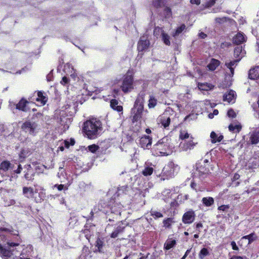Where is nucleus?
Masks as SVG:
<instances>
[{"instance_id": "obj_20", "label": "nucleus", "mask_w": 259, "mask_h": 259, "mask_svg": "<svg viewBox=\"0 0 259 259\" xmlns=\"http://www.w3.org/2000/svg\"><path fill=\"white\" fill-rule=\"evenodd\" d=\"M37 97L36 98V101L38 103L39 106L44 105L48 100V98L45 95V93L39 91L37 93Z\"/></svg>"}, {"instance_id": "obj_61", "label": "nucleus", "mask_w": 259, "mask_h": 259, "mask_svg": "<svg viewBox=\"0 0 259 259\" xmlns=\"http://www.w3.org/2000/svg\"><path fill=\"white\" fill-rule=\"evenodd\" d=\"M26 251H25V250L24 249L22 251V253L20 254L21 256H20L19 259H31L30 258L26 257L24 256V255L26 254Z\"/></svg>"}, {"instance_id": "obj_46", "label": "nucleus", "mask_w": 259, "mask_h": 259, "mask_svg": "<svg viewBox=\"0 0 259 259\" xmlns=\"http://www.w3.org/2000/svg\"><path fill=\"white\" fill-rule=\"evenodd\" d=\"M10 166V163L9 161H5L2 162L1 164V169L6 171L8 170Z\"/></svg>"}, {"instance_id": "obj_28", "label": "nucleus", "mask_w": 259, "mask_h": 259, "mask_svg": "<svg viewBox=\"0 0 259 259\" xmlns=\"http://www.w3.org/2000/svg\"><path fill=\"white\" fill-rule=\"evenodd\" d=\"M91 252L89 247L84 246L82 248V252L80 256V259H89L91 257Z\"/></svg>"}, {"instance_id": "obj_41", "label": "nucleus", "mask_w": 259, "mask_h": 259, "mask_svg": "<svg viewBox=\"0 0 259 259\" xmlns=\"http://www.w3.org/2000/svg\"><path fill=\"white\" fill-rule=\"evenodd\" d=\"M161 39L164 44L167 46H169L170 45V36L169 35L164 32H162V34L161 35Z\"/></svg>"}, {"instance_id": "obj_35", "label": "nucleus", "mask_w": 259, "mask_h": 259, "mask_svg": "<svg viewBox=\"0 0 259 259\" xmlns=\"http://www.w3.org/2000/svg\"><path fill=\"white\" fill-rule=\"evenodd\" d=\"M250 141L251 144H256L259 142V131L253 132L250 137Z\"/></svg>"}, {"instance_id": "obj_47", "label": "nucleus", "mask_w": 259, "mask_h": 259, "mask_svg": "<svg viewBox=\"0 0 259 259\" xmlns=\"http://www.w3.org/2000/svg\"><path fill=\"white\" fill-rule=\"evenodd\" d=\"M162 195L164 196L163 199L165 201H168V198H169L170 196V191L169 189H166L162 192Z\"/></svg>"}, {"instance_id": "obj_49", "label": "nucleus", "mask_w": 259, "mask_h": 259, "mask_svg": "<svg viewBox=\"0 0 259 259\" xmlns=\"http://www.w3.org/2000/svg\"><path fill=\"white\" fill-rule=\"evenodd\" d=\"M216 0H204L203 6L205 8H209L212 6L215 3Z\"/></svg>"}, {"instance_id": "obj_54", "label": "nucleus", "mask_w": 259, "mask_h": 259, "mask_svg": "<svg viewBox=\"0 0 259 259\" xmlns=\"http://www.w3.org/2000/svg\"><path fill=\"white\" fill-rule=\"evenodd\" d=\"M164 14L166 18L170 17L171 15V11L170 9L167 7L165 8L164 10Z\"/></svg>"}, {"instance_id": "obj_30", "label": "nucleus", "mask_w": 259, "mask_h": 259, "mask_svg": "<svg viewBox=\"0 0 259 259\" xmlns=\"http://www.w3.org/2000/svg\"><path fill=\"white\" fill-rule=\"evenodd\" d=\"M220 64V62L215 59H212L208 64L207 67L211 71L214 70Z\"/></svg>"}, {"instance_id": "obj_8", "label": "nucleus", "mask_w": 259, "mask_h": 259, "mask_svg": "<svg viewBox=\"0 0 259 259\" xmlns=\"http://www.w3.org/2000/svg\"><path fill=\"white\" fill-rule=\"evenodd\" d=\"M55 116H57L58 122L63 126V130H67L72 121V118L68 115L67 111L64 110L56 111Z\"/></svg>"}, {"instance_id": "obj_1", "label": "nucleus", "mask_w": 259, "mask_h": 259, "mask_svg": "<svg viewBox=\"0 0 259 259\" xmlns=\"http://www.w3.org/2000/svg\"><path fill=\"white\" fill-rule=\"evenodd\" d=\"M175 146L167 138H163L155 144L153 150L154 155L157 156L170 155L174 151Z\"/></svg>"}, {"instance_id": "obj_4", "label": "nucleus", "mask_w": 259, "mask_h": 259, "mask_svg": "<svg viewBox=\"0 0 259 259\" xmlns=\"http://www.w3.org/2000/svg\"><path fill=\"white\" fill-rule=\"evenodd\" d=\"M19 247L18 243H8V246L3 247L0 245V255L2 256L10 258V259H15L19 255V249H21L20 247L16 248L15 247Z\"/></svg>"}, {"instance_id": "obj_12", "label": "nucleus", "mask_w": 259, "mask_h": 259, "mask_svg": "<svg viewBox=\"0 0 259 259\" xmlns=\"http://www.w3.org/2000/svg\"><path fill=\"white\" fill-rule=\"evenodd\" d=\"M63 71L67 75L70 76L74 80H76L77 78V73L71 64H66L64 66Z\"/></svg>"}, {"instance_id": "obj_15", "label": "nucleus", "mask_w": 259, "mask_h": 259, "mask_svg": "<svg viewBox=\"0 0 259 259\" xmlns=\"http://www.w3.org/2000/svg\"><path fill=\"white\" fill-rule=\"evenodd\" d=\"M35 193L38 194V196L35 197V201L36 202H40L42 200H44V199L46 197V192L45 190L44 189L43 187L41 186H36L35 187Z\"/></svg>"}, {"instance_id": "obj_56", "label": "nucleus", "mask_w": 259, "mask_h": 259, "mask_svg": "<svg viewBox=\"0 0 259 259\" xmlns=\"http://www.w3.org/2000/svg\"><path fill=\"white\" fill-rule=\"evenodd\" d=\"M229 207V205H222L218 207V209L220 211H227Z\"/></svg>"}, {"instance_id": "obj_11", "label": "nucleus", "mask_w": 259, "mask_h": 259, "mask_svg": "<svg viewBox=\"0 0 259 259\" xmlns=\"http://www.w3.org/2000/svg\"><path fill=\"white\" fill-rule=\"evenodd\" d=\"M193 138L191 136L190 140L189 141L181 142L179 146L180 149L184 151L193 149L197 144V142H194L193 141Z\"/></svg>"}, {"instance_id": "obj_32", "label": "nucleus", "mask_w": 259, "mask_h": 259, "mask_svg": "<svg viewBox=\"0 0 259 259\" xmlns=\"http://www.w3.org/2000/svg\"><path fill=\"white\" fill-rule=\"evenodd\" d=\"M104 244L103 240L100 238H98L96 241L95 247L97 249H95V252H103Z\"/></svg>"}, {"instance_id": "obj_60", "label": "nucleus", "mask_w": 259, "mask_h": 259, "mask_svg": "<svg viewBox=\"0 0 259 259\" xmlns=\"http://www.w3.org/2000/svg\"><path fill=\"white\" fill-rule=\"evenodd\" d=\"M231 245L232 246V249L234 250H238V247L236 245V242L235 241H232L231 243Z\"/></svg>"}, {"instance_id": "obj_57", "label": "nucleus", "mask_w": 259, "mask_h": 259, "mask_svg": "<svg viewBox=\"0 0 259 259\" xmlns=\"http://www.w3.org/2000/svg\"><path fill=\"white\" fill-rule=\"evenodd\" d=\"M32 177H33V175L31 174V172L29 170L25 175V178L28 181L31 180L32 179Z\"/></svg>"}, {"instance_id": "obj_27", "label": "nucleus", "mask_w": 259, "mask_h": 259, "mask_svg": "<svg viewBox=\"0 0 259 259\" xmlns=\"http://www.w3.org/2000/svg\"><path fill=\"white\" fill-rule=\"evenodd\" d=\"M153 165H152V164L149 165L146 164L144 166V168L142 170V173L144 176L147 177L151 175L153 172Z\"/></svg>"}, {"instance_id": "obj_48", "label": "nucleus", "mask_w": 259, "mask_h": 259, "mask_svg": "<svg viewBox=\"0 0 259 259\" xmlns=\"http://www.w3.org/2000/svg\"><path fill=\"white\" fill-rule=\"evenodd\" d=\"M122 231V229L120 227H118L116 229L111 233V237L115 238L117 237L118 235L120 232Z\"/></svg>"}, {"instance_id": "obj_26", "label": "nucleus", "mask_w": 259, "mask_h": 259, "mask_svg": "<svg viewBox=\"0 0 259 259\" xmlns=\"http://www.w3.org/2000/svg\"><path fill=\"white\" fill-rule=\"evenodd\" d=\"M210 137L211 138V142L212 143H216L221 142L223 139V136L220 134H217L214 132H212L210 133Z\"/></svg>"}, {"instance_id": "obj_24", "label": "nucleus", "mask_w": 259, "mask_h": 259, "mask_svg": "<svg viewBox=\"0 0 259 259\" xmlns=\"http://www.w3.org/2000/svg\"><path fill=\"white\" fill-rule=\"evenodd\" d=\"M256 237L254 233H251L248 235L243 236L239 241V244L240 245H242L243 242L244 240L246 241V240H248L247 244H249L253 241L256 239Z\"/></svg>"}, {"instance_id": "obj_43", "label": "nucleus", "mask_w": 259, "mask_h": 259, "mask_svg": "<svg viewBox=\"0 0 259 259\" xmlns=\"http://www.w3.org/2000/svg\"><path fill=\"white\" fill-rule=\"evenodd\" d=\"M186 29L185 24H182L180 26L178 27L176 31L172 33V35L174 37H176L180 34Z\"/></svg>"}, {"instance_id": "obj_51", "label": "nucleus", "mask_w": 259, "mask_h": 259, "mask_svg": "<svg viewBox=\"0 0 259 259\" xmlns=\"http://www.w3.org/2000/svg\"><path fill=\"white\" fill-rule=\"evenodd\" d=\"M88 148L89 150L93 153H95L99 149V146L95 144L89 146Z\"/></svg>"}, {"instance_id": "obj_38", "label": "nucleus", "mask_w": 259, "mask_h": 259, "mask_svg": "<svg viewBox=\"0 0 259 259\" xmlns=\"http://www.w3.org/2000/svg\"><path fill=\"white\" fill-rule=\"evenodd\" d=\"M27 102L24 100H21L16 104V109L21 110L23 111H26V104Z\"/></svg>"}, {"instance_id": "obj_21", "label": "nucleus", "mask_w": 259, "mask_h": 259, "mask_svg": "<svg viewBox=\"0 0 259 259\" xmlns=\"http://www.w3.org/2000/svg\"><path fill=\"white\" fill-rule=\"evenodd\" d=\"M75 144V141L73 139H70L69 141L65 140L63 141L58 148V150L63 151L64 150V148H68L70 145H74Z\"/></svg>"}, {"instance_id": "obj_37", "label": "nucleus", "mask_w": 259, "mask_h": 259, "mask_svg": "<svg viewBox=\"0 0 259 259\" xmlns=\"http://www.w3.org/2000/svg\"><path fill=\"white\" fill-rule=\"evenodd\" d=\"M176 244V241L175 239L168 238L164 244V248L166 250H169L172 248Z\"/></svg>"}, {"instance_id": "obj_36", "label": "nucleus", "mask_w": 259, "mask_h": 259, "mask_svg": "<svg viewBox=\"0 0 259 259\" xmlns=\"http://www.w3.org/2000/svg\"><path fill=\"white\" fill-rule=\"evenodd\" d=\"M168 0H153L152 5L155 8H158L164 6Z\"/></svg>"}, {"instance_id": "obj_3", "label": "nucleus", "mask_w": 259, "mask_h": 259, "mask_svg": "<svg viewBox=\"0 0 259 259\" xmlns=\"http://www.w3.org/2000/svg\"><path fill=\"white\" fill-rule=\"evenodd\" d=\"M101 125L99 120L92 119L84 122L83 130L88 138L93 139L97 137L99 131L101 128Z\"/></svg>"}, {"instance_id": "obj_6", "label": "nucleus", "mask_w": 259, "mask_h": 259, "mask_svg": "<svg viewBox=\"0 0 259 259\" xmlns=\"http://www.w3.org/2000/svg\"><path fill=\"white\" fill-rule=\"evenodd\" d=\"M134 72L132 70H128L123 76L120 88L125 93L131 92L134 89Z\"/></svg>"}, {"instance_id": "obj_63", "label": "nucleus", "mask_w": 259, "mask_h": 259, "mask_svg": "<svg viewBox=\"0 0 259 259\" xmlns=\"http://www.w3.org/2000/svg\"><path fill=\"white\" fill-rule=\"evenodd\" d=\"M128 189L129 188L127 186H123L119 189L118 191L120 192V191H125V193H126V192L127 191V189Z\"/></svg>"}, {"instance_id": "obj_42", "label": "nucleus", "mask_w": 259, "mask_h": 259, "mask_svg": "<svg viewBox=\"0 0 259 259\" xmlns=\"http://www.w3.org/2000/svg\"><path fill=\"white\" fill-rule=\"evenodd\" d=\"M209 254V252L206 248H203L200 251L198 256L200 259H204Z\"/></svg>"}, {"instance_id": "obj_45", "label": "nucleus", "mask_w": 259, "mask_h": 259, "mask_svg": "<svg viewBox=\"0 0 259 259\" xmlns=\"http://www.w3.org/2000/svg\"><path fill=\"white\" fill-rule=\"evenodd\" d=\"M190 137V135L187 131L183 130L181 131L180 133V138L183 140L188 139Z\"/></svg>"}, {"instance_id": "obj_22", "label": "nucleus", "mask_w": 259, "mask_h": 259, "mask_svg": "<svg viewBox=\"0 0 259 259\" xmlns=\"http://www.w3.org/2000/svg\"><path fill=\"white\" fill-rule=\"evenodd\" d=\"M229 130L230 132L234 133H239L241 130L242 126L238 122H234L231 123L229 126Z\"/></svg>"}, {"instance_id": "obj_44", "label": "nucleus", "mask_w": 259, "mask_h": 259, "mask_svg": "<svg viewBox=\"0 0 259 259\" xmlns=\"http://www.w3.org/2000/svg\"><path fill=\"white\" fill-rule=\"evenodd\" d=\"M173 223H174V221H173V219L171 218H169L165 220H164L163 221L164 227L167 228H170L171 224Z\"/></svg>"}, {"instance_id": "obj_62", "label": "nucleus", "mask_w": 259, "mask_h": 259, "mask_svg": "<svg viewBox=\"0 0 259 259\" xmlns=\"http://www.w3.org/2000/svg\"><path fill=\"white\" fill-rule=\"evenodd\" d=\"M240 178V175L238 174H235L233 178L232 182H235L238 180Z\"/></svg>"}, {"instance_id": "obj_31", "label": "nucleus", "mask_w": 259, "mask_h": 259, "mask_svg": "<svg viewBox=\"0 0 259 259\" xmlns=\"http://www.w3.org/2000/svg\"><path fill=\"white\" fill-rule=\"evenodd\" d=\"M123 206L120 203H116L111 207V212L115 214H120Z\"/></svg>"}, {"instance_id": "obj_64", "label": "nucleus", "mask_w": 259, "mask_h": 259, "mask_svg": "<svg viewBox=\"0 0 259 259\" xmlns=\"http://www.w3.org/2000/svg\"><path fill=\"white\" fill-rule=\"evenodd\" d=\"M200 0H190V3L192 4H196L198 5L200 4Z\"/></svg>"}, {"instance_id": "obj_23", "label": "nucleus", "mask_w": 259, "mask_h": 259, "mask_svg": "<svg viewBox=\"0 0 259 259\" xmlns=\"http://www.w3.org/2000/svg\"><path fill=\"white\" fill-rule=\"evenodd\" d=\"M249 77L253 80L259 78V66L249 70Z\"/></svg>"}, {"instance_id": "obj_50", "label": "nucleus", "mask_w": 259, "mask_h": 259, "mask_svg": "<svg viewBox=\"0 0 259 259\" xmlns=\"http://www.w3.org/2000/svg\"><path fill=\"white\" fill-rule=\"evenodd\" d=\"M150 213L151 215L155 219H157L163 217V215L161 212L157 211L156 210H152Z\"/></svg>"}, {"instance_id": "obj_2", "label": "nucleus", "mask_w": 259, "mask_h": 259, "mask_svg": "<svg viewBox=\"0 0 259 259\" xmlns=\"http://www.w3.org/2000/svg\"><path fill=\"white\" fill-rule=\"evenodd\" d=\"M245 51L241 46H238L234 50V57L236 59L230 62H226L227 67L226 79L230 80L234 75V68L237 66L241 58L244 56Z\"/></svg>"}, {"instance_id": "obj_59", "label": "nucleus", "mask_w": 259, "mask_h": 259, "mask_svg": "<svg viewBox=\"0 0 259 259\" xmlns=\"http://www.w3.org/2000/svg\"><path fill=\"white\" fill-rule=\"evenodd\" d=\"M202 169H203V168H202ZM196 170L199 173H201V175L208 174V170L205 169L204 170H202V168L201 167L197 168Z\"/></svg>"}, {"instance_id": "obj_34", "label": "nucleus", "mask_w": 259, "mask_h": 259, "mask_svg": "<svg viewBox=\"0 0 259 259\" xmlns=\"http://www.w3.org/2000/svg\"><path fill=\"white\" fill-rule=\"evenodd\" d=\"M198 87L200 90L208 91L212 89L213 85L208 83H198Z\"/></svg>"}, {"instance_id": "obj_13", "label": "nucleus", "mask_w": 259, "mask_h": 259, "mask_svg": "<svg viewBox=\"0 0 259 259\" xmlns=\"http://www.w3.org/2000/svg\"><path fill=\"white\" fill-rule=\"evenodd\" d=\"M149 41L147 35H143L139 40L138 44V50L139 52H142L147 49L149 46Z\"/></svg>"}, {"instance_id": "obj_5", "label": "nucleus", "mask_w": 259, "mask_h": 259, "mask_svg": "<svg viewBox=\"0 0 259 259\" xmlns=\"http://www.w3.org/2000/svg\"><path fill=\"white\" fill-rule=\"evenodd\" d=\"M179 169L178 165L169 161L163 168L161 173L158 177L163 181L168 180L173 178L178 172Z\"/></svg>"}, {"instance_id": "obj_55", "label": "nucleus", "mask_w": 259, "mask_h": 259, "mask_svg": "<svg viewBox=\"0 0 259 259\" xmlns=\"http://www.w3.org/2000/svg\"><path fill=\"white\" fill-rule=\"evenodd\" d=\"M227 115L230 118H235L236 116V113L233 109H229L227 112Z\"/></svg>"}, {"instance_id": "obj_40", "label": "nucleus", "mask_w": 259, "mask_h": 259, "mask_svg": "<svg viewBox=\"0 0 259 259\" xmlns=\"http://www.w3.org/2000/svg\"><path fill=\"white\" fill-rule=\"evenodd\" d=\"M157 103V99L154 97L153 95H151L149 97V99L148 101V106L149 108H154Z\"/></svg>"}, {"instance_id": "obj_52", "label": "nucleus", "mask_w": 259, "mask_h": 259, "mask_svg": "<svg viewBox=\"0 0 259 259\" xmlns=\"http://www.w3.org/2000/svg\"><path fill=\"white\" fill-rule=\"evenodd\" d=\"M162 32H164V30L159 27H156L155 28L154 30V34L155 36H157L159 34H161V36L162 34Z\"/></svg>"}, {"instance_id": "obj_39", "label": "nucleus", "mask_w": 259, "mask_h": 259, "mask_svg": "<svg viewBox=\"0 0 259 259\" xmlns=\"http://www.w3.org/2000/svg\"><path fill=\"white\" fill-rule=\"evenodd\" d=\"M202 202L205 206L209 207L213 204L214 199L211 197H203Z\"/></svg>"}, {"instance_id": "obj_18", "label": "nucleus", "mask_w": 259, "mask_h": 259, "mask_svg": "<svg viewBox=\"0 0 259 259\" xmlns=\"http://www.w3.org/2000/svg\"><path fill=\"white\" fill-rule=\"evenodd\" d=\"M58 177L60 179V182L64 184H66L68 181H72V179L67 176L64 169L62 168H60L58 173Z\"/></svg>"}, {"instance_id": "obj_33", "label": "nucleus", "mask_w": 259, "mask_h": 259, "mask_svg": "<svg viewBox=\"0 0 259 259\" xmlns=\"http://www.w3.org/2000/svg\"><path fill=\"white\" fill-rule=\"evenodd\" d=\"M71 181H68L66 184L60 185L56 184L53 186V188H57L58 191H61L63 190L66 191L68 190L69 186L71 184Z\"/></svg>"}, {"instance_id": "obj_58", "label": "nucleus", "mask_w": 259, "mask_h": 259, "mask_svg": "<svg viewBox=\"0 0 259 259\" xmlns=\"http://www.w3.org/2000/svg\"><path fill=\"white\" fill-rule=\"evenodd\" d=\"M68 83V79L66 76H64L61 81V83L63 85H66Z\"/></svg>"}, {"instance_id": "obj_19", "label": "nucleus", "mask_w": 259, "mask_h": 259, "mask_svg": "<svg viewBox=\"0 0 259 259\" xmlns=\"http://www.w3.org/2000/svg\"><path fill=\"white\" fill-rule=\"evenodd\" d=\"M235 92L233 90L228 91L224 95V101L228 103H234L235 99Z\"/></svg>"}, {"instance_id": "obj_53", "label": "nucleus", "mask_w": 259, "mask_h": 259, "mask_svg": "<svg viewBox=\"0 0 259 259\" xmlns=\"http://www.w3.org/2000/svg\"><path fill=\"white\" fill-rule=\"evenodd\" d=\"M29 152L27 149H22L19 154L21 158H24L29 155Z\"/></svg>"}, {"instance_id": "obj_29", "label": "nucleus", "mask_w": 259, "mask_h": 259, "mask_svg": "<svg viewBox=\"0 0 259 259\" xmlns=\"http://www.w3.org/2000/svg\"><path fill=\"white\" fill-rule=\"evenodd\" d=\"M118 102L116 99H112L110 100V107L118 112L122 111V107L121 105H118Z\"/></svg>"}, {"instance_id": "obj_16", "label": "nucleus", "mask_w": 259, "mask_h": 259, "mask_svg": "<svg viewBox=\"0 0 259 259\" xmlns=\"http://www.w3.org/2000/svg\"><path fill=\"white\" fill-rule=\"evenodd\" d=\"M36 186H35V187ZM23 194L27 198H31L34 197L35 193V188L31 187H24L22 190Z\"/></svg>"}, {"instance_id": "obj_7", "label": "nucleus", "mask_w": 259, "mask_h": 259, "mask_svg": "<svg viewBox=\"0 0 259 259\" xmlns=\"http://www.w3.org/2000/svg\"><path fill=\"white\" fill-rule=\"evenodd\" d=\"M145 93H141L139 94L135 102L134 108L132 110L133 115V118L135 120H137L141 116L142 113L144 109V102Z\"/></svg>"}, {"instance_id": "obj_14", "label": "nucleus", "mask_w": 259, "mask_h": 259, "mask_svg": "<svg viewBox=\"0 0 259 259\" xmlns=\"http://www.w3.org/2000/svg\"><path fill=\"white\" fill-rule=\"evenodd\" d=\"M195 214L193 210H189L185 212L182 218V221L184 224H191L194 221Z\"/></svg>"}, {"instance_id": "obj_25", "label": "nucleus", "mask_w": 259, "mask_h": 259, "mask_svg": "<svg viewBox=\"0 0 259 259\" xmlns=\"http://www.w3.org/2000/svg\"><path fill=\"white\" fill-rule=\"evenodd\" d=\"M246 37L241 32H238L233 38L234 43L239 45L246 41Z\"/></svg>"}, {"instance_id": "obj_10", "label": "nucleus", "mask_w": 259, "mask_h": 259, "mask_svg": "<svg viewBox=\"0 0 259 259\" xmlns=\"http://www.w3.org/2000/svg\"><path fill=\"white\" fill-rule=\"evenodd\" d=\"M157 121L158 123L161 124L164 128L168 127L171 121L169 112L168 111H165L158 117Z\"/></svg>"}, {"instance_id": "obj_17", "label": "nucleus", "mask_w": 259, "mask_h": 259, "mask_svg": "<svg viewBox=\"0 0 259 259\" xmlns=\"http://www.w3.org/2000/svg\"><path fill=\"white\" fill-rule=\"evenodd\" d=\"M152 143V139L149 136L142 137L140 140V145L144 149H149Z\"/></svg>"}, {"instance_id": "obj_9", "label": "nucleus", "mask_w": 259, "mask_h": 259, "mask_svg": "<svg viewBox=\"0 0 259 259\" xmlns=\"http://www.w3.org/2000/svg\"><path fill=\"white\" fill-rule=\"evenodd\" d=\"M22 129L31 135H35L38 131V125L35 122L27 121L22 125Z\"/></svg>"}]
</instances>
